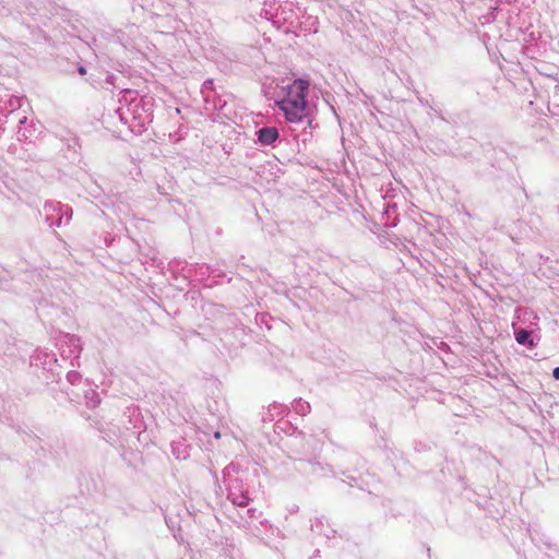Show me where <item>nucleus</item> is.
Listing matches in <instances>:
<instances>
[{"mask_svg":"<svg viewBox=\"0 0 559 559\" xmlns=\"http://www.w3.org/2000/svg\"><path fill=\"white\" fill-rule=\"evenodd\" d=\"M293 408L297 414L305 416L310 412L311 407L308 402L299 399V400L294 401Z\"/></svg>","mask_w":559,"mask_h":559,"instance_id":"nucleus-6","label":"nucleus"},{"mask_svg":"<svg viewBox=\"0 0 559 559\" xmlns=\"http://www.w3.org/2000/svg\"><path fill=\"white\" fill-rule=\"evenodd\" d=\"M138 107V104H131V106L129 107V111H134V108Z\"/></svg>","mask_w":559,"mask_h":559,"instance_id":"nucleus-14","label":"nucleus"},{"mask_svg":"<svg viewBox=\"0 0 559 559\" xmlns=\"http://www.w3.org/2000/svg\"><path fill=\"white\" fill-rule=\"evenodd\" d=\"M133 118H134V120L139 121L138 126H140V127H143L146 122H151L150 114L134 116Z\"/></svg>","mask_w":559,"mask_h":559,"instance_id":"nucleus-9","label":"nucleus"},{"mask_svg":"<svg viewBox=\"0 0 559 559\" xmlns=\"http://www.w3.org/2000/svg\"><path fill=\"white\" fill-rule=\"evenodd\" d=\"M552 377H554L556 380H559V367H556V368L552 370Z\"/></svg>","mask_w":559,"mask_h":559,"instance_id":"nucleus-13","label":"nucleus"},{"mask_svg":"<svg viewBox=\"0 0 559 559\" xmlns=\"http://www.w3.org/2000/svg\"><path fill=\"white\" fill-rule=\"evenodd\" d=\"M214 437L219 438L221 437L219 432H215Z\"/></svg>","mask_w":559,"mask_h":559,"instance_id":"nucleus-19","label":"nucleus"},{"mask_svg":"<svg viewBox=\"0 0 559 559\" xmlns=\"http://www.w3.org/2000/svg\"><path fill=\"white\" fill-rule=\"evenodd\" d=\"M85 397L87 399V406L90 407H96L99 404V399L95 391L87 392Z\"/></svg>","mask_w":559,"mask_h":559,"instance_id":"nucleus-7","label":"nucleus"},{"mask_svg":"<svg viewBox=\"0 0 559 559\" xmlns=\"http://www.w3.org/2000/svg\"><path fill=\"white\" fill-rule=\"evenodd\" d=\"M228 498L230 501L238 507H245L249 503V497L243 492H236L234 490H229Z\"/></svg>","mask_w":559,"mask_h":559,"instance_id":"nucleus-4","label":"nucleus"},{"mask_svg":"<svg viewBox=\"0 0 559 559\" xmlns=\"http://www.w3.org/2000/svg\"><path fill=\"white\" fill-rule=\"evenodd\" d=\"M207 84V87H211L212 81L205 82V85Z\"/></svg>","mask_w":559,"mask_h":559,"instance_id":"nucleus-17","label":"nucleus"},{"mask_svg":"<svg viewBox=\"0 0 559 559\" xmlns=\"http://www.w3.org/2000/svg\"><path fill=\"white\" fill-rule=\"evenodd\" d=\"M71 209L69 206H66L64 209V212L62 213L61 217H60V221H59V225L61 224V221L62 218L66 216V222L68 223L71 218Z\"/></svg>","mask_w":559,"mask_h":559,"instance_id":"nucleus-11","label":"nucleus"},{"mask_svg":"<svg viewBox=\"0 0 559 559\" xmlns=\"http://www.w3.org/2000/svg\"><path fill=\"white\" fill-rule=\"evenodd\" d=\"M121 34L124 35L123 32H121ZM118 38L126 48H136L135 38H124L123 36H119Z\"/></svg>","mask_w":559,"mask_h":559,"instance_id":"nucleus-8","label":"nucleus"},{"mask_svg":"<svg viewBox=\"0 0 559 559\" xmlns=\"http://www.w3.org/2000/svg\"><path fill=\"white\" fill-rule=\"evenodd\" d=\"M26 121V117H23L22 119H20V123H24Z\"/></svg>","mask_w":559,"mask_h":559,"instance_id":"nucleus-16","label":"nucleus"},{"mask_svg":"<svg viewBox=\"0 0 559 559\" xmlns=\"http://www.w3.org/2000/svg\"><path fill=\"white\" fill-rule=\"evenodd\" d=\"M207 84V87H211L212 81L205 82V85Z\"/></svg>","mask_w":559,"mask_h":559,"instance_id":"nucleus-18","label":"nucleus"},{"mask_svg":"<svg viewBox=\"0 0 559 559\" xmlns=\"http://www.w3.org/2000/svg\"><path fill=\"white\" fill-rule=\"evenodd\" d=\"M515 340L520 345L533 346L532 333L527 330L520 329L515 331Z\"/></svg>","mask_w":559,"mask_h":559,"instance_id":"nucleus-5","label":"nucleus"},{"mask_svg":"<svg viewBox=\"0 0 559 559\" xmlns=\"http://www.w3.org/2000/svg\"><path fill=\"white\" fill-rule=\"evenodd\" d=\"M301 467L300 469L302 472L316 475V476H323L326 474L328 468H325L322 464L314 461H300Z\"/></svg>","mask_w":559,"mask_h":559,"instance_id":"nucleus-3","label":"nucleus"},{"mask_svg":"<svg viewBox=\"0 0 559 559\" xmlns=\"http://www.w3.org/2000/svg\"><path fill=\"white\" fill-rule=\"evenodd\" d=\"M257 143L263 146H273L280 138L276 127H263L255 131Z\"/></svg>","mask_w":559,"mask_h":559,"instance_id":"nucleus-2","label":"nucleus"},{"mask_svg":"<svg viewBox=\"0 0 559 559\" xmlns=\"http://www.w3.org/2000/svg\"><path fill=\"white\" fill-rule=\"evenodd\" d=\"M80 378H81V376H80L78 372H75V371H72V372H69V373H68V380H69L72 384H74L76 381H79V380H80Z\"/></svg>","mask_w":559,"mask_h":559,"instance_id":"nucleus-10","label":"nucleus"},{"mask_svg":"<svg viewBox=\"0 0 559 559\" xmlns=\"http://www.w3.org/2000/svg\"><path fill=\"white\" fill-rule=\"evenodd\" d=\"M284 96L276 102L288 122H300L307 117L308 104L306 95L308 83L304 80H295L283 88Z\"/></svg>","mask_w":559,"mask_h":559,"instance_id":"nucleus-1","label":"nucleus"},{"mask_svg":"<svg viewBox=\"0 0 559 559\" xmlns=\"http://www.w3.org/2000/svg\"><path fill=\"white\" fill-rule=\"evenodd\" d=\"M79 72H80V74H84V73H85V69H84L83 67H81V68L79 69Z\"/></svg>","mask_w":559,"mask_h":559,"instance_id":"nucleus-15","label":"nucleus"},{"mask_svg":"<svg viewBox=\"0 0 559 559\" xmlns=\"http://www.w3.org/2000/svg\"><path fill=\"white\" fill-rule=\"evenodd\" d=\"M138 33H139V29H138V27H135L134 25H133V26H131V27H129V34H130V35H135V34H138Z\"/></svg>","mask_w":559,"mask_h":559,"instance_id":"nucleus-12","label":"nucleus"}]
</instances>
